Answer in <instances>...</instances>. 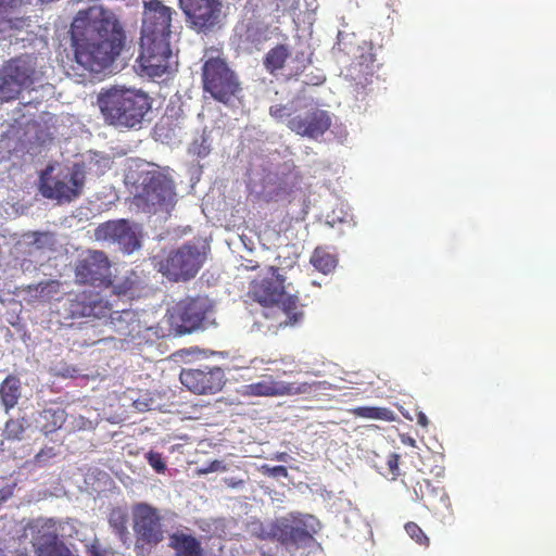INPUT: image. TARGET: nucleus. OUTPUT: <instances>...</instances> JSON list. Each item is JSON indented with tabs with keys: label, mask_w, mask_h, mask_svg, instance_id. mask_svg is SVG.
<instances>
[{
	"label": "nucleus",
	"mask_w": 556,
	"mask_h": 556,
	"mask_svg": "<svg viewBox=\"0 0 556 556\" xmlns=\"http://www.w3.org/2000/svg\"><path fill=\"white\" fill-rule=\"evenodd\" d=\"M64 311L70 318L110 317L115 330L123 336H129L138 328L134 311H113L112 304L99 292L92 290L70 293L64 303Z\"/></svg>",
	"instance_id": "obj_4"
},
{
	"label": "nucleus",
	"mask_w": 556,
	"mask_h": 556,
	"mask_svg": "<svg viewBox=\"0 0 556 556\" xmlns=\"http://www.w3.org/2000/svg\"><path fill=\"white\" fill-rule=\"evenodd\" d=\"M262 472L268 477H274V478H278V477L287 478L288 477V469L281 465L274 466V467H269L268 465H263Z\"/></svg>",
	"instance_id": "obj_40"
},
{
	"label": "nucleus",
	"mask_w": 556,
	"mask_h": 556,
	"mask_svg": "<svg viewBox=\"0 0 556 556\" xmlns=\"http://www.w3.org/2000/svg\"><path fill=\"white\" fill-rule=\"evenodd\" d=\"M131 518L137 554L150 552L164 540L162 517L157 508L148 503H137L131 507Z\"/></svg>",
	"instance_id": "obj_11"
},
{
	"label": "nucleus",
	"mask_w": 556,
	"mask_h": 556,
	"mask_svg": "<svg viewBox=\"0 0 556 556\" xmlns=\"http://www.w3.org/2000/svg\"><path fill=\"white\" fill-rule=\"evenodd\" d=\"M55 456V448L53 446H46L35 455V462L39 465H47Z\"/></svg>",
	"instance_id": "obj_39"
},
{
	"label": "nucleus",
	"mask_w": 556,
	"mask_h": 556,
	"mask_svg": "<svg viewBox=\"0 0 556 556\" xmlns=\"http://www.w3.org/2000/svg\"><path fill=\"white\" fill-rule=\"evenodd\" d=\"M402 441H403V443L409 444L412 446L415 445V440L412 438H408L407 440L403 439Z\"/></svg>",
	"instance_id": "obj_47"
},
{
	"label": "nucleus",
	"mask_w": 556,
	"mask_h": 556,
	"mask_svg": "<svg viewBox=\"0 0 556 556\" xmlns=\"http://www.w3.org/2000/svg\"><path fill=\"white\" fill-rule=\"evenodd\" d=\"M211 308L212 305L207 298H187L174 307L170 315L172 324L178 333H190L202 326Z\"/></svg>",
	"instance_id": "obj_14"
},
{
	"label": "nucleus",
	"mask_w": 556,
	"mask_h": 556,
	"mask_svg": "<svg viewBox=\"0 0 556 556\" xmlns=\"http://www.w3.org/2000/svg\"><path fill=\"white\" fill-rule=\"evenodd\" d=\"M269 114L271 117L276 119H282L283 117L288 116V109L283 104H275L269 108Z\"/></svg>",
	"instance_id": "obj_41"
},
{
	"label": "nucleus",
	"mask_w": 556,
	"mask_h": 556,
	"mask_svg": "<svg viewBox=\"0 0 556 556\" xmlns=\"http://www.w3.org/2000/svg\"><path fill=\"white\" fill-rule=\"evenodd\" d=\"M72 556H78V555L75 554V555H72Z\"/></svg>",
	"instance_id": "obj_50"
},
{
	"label": "nucleus",
	"mask_w": 556,
	"mask_h": 556,
	"mask_svg": "<svg viewBox=\"0 0 556 556\" xmlns=\"http://www.w3.org/2000/svg\"><path fill=\"white\" fill-rule=\"evenodd\" d=\"M299 71H300V67L299 65L295 67V74L298 75L299 74Z\"/></svg>",
	"instance_id": "obj_49"
},
{
	"label": "nucleus",
	"mask_w": 556,
	"mask_h": 556,
	"mask_svg": "<svg viewBox=\"0 0 556 556\" xmlns=\"http://www.w3.org/2000/svg\"><path fill=\"white\" fill-rule=\"evenodd\" d=\"M61 283L58 280H47L41 281L37 285L36 291L40 294V296L50 298L53 294L60 292Z\"/></svg>",
	"instance_id": "obj_34"
},
{
	"label": "nucleus",
	"mask_w": 556,
	"mask_h": 556,
	"mask_svg": "<svg viewBox=\"0 0 556 556\" xmlns=\"http://www.w3.org/2000/svg\"><path fill=\"white\" fill-rule=\"evenodd\" d=\"M97 103L108 125L126 129L140 128L152 108L147 92L119 86L102 88Z\"/></svg>",
	"instance_id": "obj_3"
},
{
	"label": "nucleus",
	"mask_w": 556,
	"mask_h": 556,
	"mask_svg": "<svg viewBox=\"0 0 556 556\" xmlns=\"http://www.w3.org/2000/svg\"><path fill=\"white\" fill-rule=\"evenodd\" d=\"M127 522L128 516L124 509L119 507L111 509L109 515L110 527L114 530L123 543H126L129 540Z\"/></svg>",
	"instance_id": "obj_29"
},
{
	"label": "nucleus",
	"mask_w": 556,
	"mask_h": 556,
	"mask_svg": "<svg viewBox=\"0 0 556 556\" xmlns=\"http://www.w3.org/2000/svg\"><path fill=\"white\" fill-rule=\"evenodd\" d=\"M179 380L193 394L214 395L223 390L227 378L222 367L202 364L182 368Z\"/></svg>",
	"instance_id": "obj_12"
},
{
	"label": "nucleus",
	"mask_w": 556,
	"mask_h": 556,
	"mask_svg": "<svg viewBox=\"0 0 556 556\" xmlns=\"http://www.w3.org/2000/svg\"><path fill=\"white\" fill-rule=\"evenodd\" d=\"M404 529L415 543L426 548L430 546V539L416 522H406Z\"/></svg>",
	"instance_id": "obj_33"
},
{
	"label": "nucleus",
	"mask_w": 556,
	"mask_h": 556,
	"mask_svg": "<svg viewBox=\"0 0 556 556\" xmlns=\"http://www.w3.org/2000/svg\"><path fill=\"white\" fill-rule=\"evenodd\" d=\"M22 396V382L17 376L9 375L0 383V403L8 414Z\"/></svg>",
	"instance_id": "obj_23"
},
{
	"label": "nucleus",
	"mask_w": 556,
	"mask_h": 556,
	"mask_svg": "<svg viewBox=\"0 0 556 556\" xmlns=\"http://www.w3.org/2000/svg\"><path fill=\"white\" fill-rule=\"evenodd\" d=\"M273 534L285 545H299L312 539L309 532L300 526H293L287 521H279L273 528Z\"/></svg>",
	"instance_id": "obj_22"
},
{
	"label": "nucleus",
	"mask_w": 556,
	"mask_h": 556,
	"mask_svg": "<svg viewBox=\"0 0 556 556\" xmlns=\"http://www.w3.org/2000/svg\"><path fill=\"white\" fill-rule=\"evenodd\" d=\"M206 258L204 249L187 242L168 252L159 263V270L169 280L188 281L195 277Z\"/></svg>",
	"instance_id": "obj_10"
},
{
	"label": "nucleus",
	"mask_w": 556,
	"mask_h": 556,
	"mask_svg": "<svg viewBox=\"0 0 556 556\" xmlns=\"http://www.w3.org/2000/svg\"><path fill=\"white\" fill-rule=\"evenodd\" d=\"M417 485L419 493L416 490V494L429 509H451V501L444 488L434 485L429 479L417 482Z\"/></svg>",
	"instance_id": "obj_21"
},
{
	"label": "nucleus",
	"mask_w": 556,
	"mask_h": 556,
	"mask_svg": "<svg viewBox=\"0 0 556 556\" xmlns=\"http://www.w3.org/2000/svg\"><path fill=\"white\" fill-rule=\"evenodd\" d=\"M74 274L77 283L104 288L113 286L117 295H127L134 288V281L128 278L123 283L113 285L111 262L100 250H87L75 262Z\"/></svg>",
	"instance_id": "obj_6"
},
{
	"label": "nucleus",
	"mask_w": 556,
	"mask_h": 556,
	"mask_svg": "<svg viewBox=\"0 0 556 556\" xmlns=\"http://www.w3.org/2000/svg\"><path fill=\"white\" fill-rule=\"evenodd\" d=\"M271 277L260 281H253L250 288V294L262 305L277 304L285 313L286 319L279 323V326L295 325L303 317V312L299 306L296 295L286 294L285 277L279 274V269L270 266Z\"/></svg>",
	"instance_id": "obj_5"
},
{
	"label": "nucleus",
	"mask_w": 556,
	"mask_h": 556,
	"mask_svg": "<svg viewBox=\"0 0 556 556\" xmlns=\"http://www.w3.org/2000/svg\"><path fill=\"white\" fill-rule=\"evenodd\" d=\"M189 154L197 157L203 159L211 152V139L210 134L203 129L199 136H197L189 146Z\"/></svg>",
	"instance_id": "obj_32"
},
{
	"label": "nucleus",
	"mask_w": 556,
	"mask_h": 556,
	"mask_svg": "<svg viewBox=\"0 0 556 556\" xmlns=\"http://www.w3.org/2000/svg\"><path fill=\"white\" fill-rule=\"evenodd\" d=\"M417 424L425 428L429 425V420L425 413H422V412L418 413Z\"/></svg>",
	"instance_id": "obj_44"
},
{
	"label": "nucleus",
	"mask_w": 556,
	"mask_h": 556,
	"mask_svg": "<svg viewBox=\"0 0 556 556\" xmlns=\"http://www.w3.org/2000/svg\"><path fill=\"white\" fill-rule=\"evenodd\" d=\"M14 485H5L0 489V502H4L13 494Z\"/></svg>",
	"instance_id": "obj_42"
},
{
	"label": "nucleus",
	"mask_w": 556,
	"mask_h": 556,
	"mask_svg": "<svg viewBox=\"0 0 556 556\" xmlns=\"http://www.w3.org/2000/svg\"><path fill=\"white\" fill-rule=\"evenodd\" d=\"M316 382L295 383L275 380L273 376H264L261 380L242 387L243 396H286L308 393Z\"/></svg>",
	"instance_id": "obj_17"
},
{
	"label": "nucleus",
	"mask_w": 556,
	"mask_h": 556,
	"mask_svg": "<svg viewBox=\"0 0 556 556\" xmlns=\"http://www.w3.org/2000/svg\"><path fill=\"white\" fill-rule=\"evenodd\" d=\"M28 426L26 417L10 418L4 424L3 437L9 441H21Z\"/></svg>",
	"instance_id": "obj_30"
},
{
	"label": "nucleus",
	"mask_w": 556,
	"mask_h": 556,
	"mask_svg": "<svg viewBox=\"0 0 556 556\" xmlns=\"http://www.w3.org/2000/svg\"><path fill=\"white\" fill-rule=\"evenodd\" d=\"M288 128L301 137L316 139L331 126L330 114L320 109H313L304 115H296L288 121Z\"/></svg>",
	"instance_id": "obj_18"
},
{
	"label": "nucleus",
	"mask_w": 556,
	"mask_h": 556,
	"mask_svg": "<svg viewBox=\"0 0 556 556\" xmlns=\"http://www.w3.org/2000/svg\"><path fill=\"white\" fill-rule=\"evenodd\" d=\"M71 37L76 62L92 73L109 68L126 40L119 20L100 5L77 13L71 26Z\"/></svg>",
	"instance_id": "obj_1"
},
{
	"label": "nucleus",
	"mask_w": 556,
	"mask_h": 556,
	"mask_svg": "<svg viewBox=\"0 0 556 556\" xmlns=\"http://www.w3.org/2000/svg\"><path fill=\"white\" fill-rule=\"evenodd\" d=\"M278 462H287L289 458V455L286 452L277 453L274 457Z\"/></svg>",
	"instance_id": "obj_46"
},
{
	"label": "nucleus",
	"mask_w": 556,
	"mask_h": 556,
	"mask_svg": "<svg viewBox=\"0 0 556 556\" xmlns=\"http://www.w3.org/2000/svg\"><path fill=\"white\" fill-rule=\"evenodd\" d=\"M88 556H117V554L112 548L104 547L98 540H94L88 546Z\"/></svg>",
	"instance_id": "obj_37"
},
{
	"label": "nucleus",
	"mask_w": 556,
	"mask_h": 556,
	"mask_svg": "<svg viewBox=\"0 0 556 556\" xmlns=\"http://www.w3.org/2000/svg\"><path fill=\"white\" fill-rule=\"evenodd\" d=\"M97 241L118 244L125 253H132L140 248V236L137 227L127 219L108 220L94 229Z\"/></svg>",
	"instance_id": "obj_15"
},
{
	"label": "nucleus",
	"mask_w": 556,
	"mask_h": 556,
	"mask_svg": "<svg viewBox=\"0 0 556 556\" xmlns=\"http://www.w3.org/2000/svg\"><path fill=\"white\" fill-rule=\"evenodd\" d=\"M66 420L63 408H46L39 413L37 425L46 435L59 430Z\"/></svg>",
	"instance_id": "obj_25"
},
{
	"label": "nucleus",
	"mask_w": 556,
	"mask_h": 556,
	"mask_svg": "<svg viewBox=\"0 0 556 556\" xmlns=\"http://www.w3.org/2000/svg\"><path fill=\"white\" fill-rule=\"evenodd\" d=\"M33 534V548L36 556L75 555L58 533L56 521L52 518L38 520Z\"/></svg>",
	"instance_id": "obj_16"
},
{
	"label": "nucleus",
	"mask_w": 556,
	"mask_h": 556,
	"mask_svg": "<svg viewBox=\"0 0 556 556\" xmlns=\"http://www.w3.org/2000/svg\"><path fill=\"white\" fill-rule=\"evenodd\" d=\"M24 89L17 84L7 70L0 67V102L16 100Z\"/></svg>",
	"instance_id": "obj_27"
},
{
	"label": "nucleus",
	"mask_w": 556,
	"mask_h": 556,
	"mask_svg": "<svg viewBox=\"0 0 556 556\" xmlns=\"http://www.w3.org/2000/svg\"><path fill=\"white\" fill-rule=\"evenodd\" d=\"M203 90L226 105L238 98L242 88L238 75L220 54L207 55L202 65Z\"/></svg>",
	"instance_id": "obj_7"
},
{
	"label": "nucleus",
	"mask_w": 556,
	"mask_h": 556,
	"mask_svg": "<svg viewBox=\"0 0 556 556\" xmlns=\"http://www.w3.org/2000/svg\"><path fill=\"white\" fill-rule=\"evenodd\" d=\"M169 546L177 556H202L200 542L186 533H174L169 536Z\"/></svg>",
	"instance_id": "obj_24"
},
{
	"label": "nucleus",
	"mask_w": 556,
	"mask_h": 556,
	"mask_svg": "<svg viewBox=\"0 0 556 556\" xmlns=\"http://www.w3.org/2000/svg\"><path fill=\"white\" fill-rule=\"evenodd\" d=\"M53 166L49 165L41 172L39 191L43 198L59 203H70L81 193L85 185V173L78 164L71 170H60L55 175Z\"/></svg>",
	"instance_id": "obj_9"
},
{
	"label": "nucleus",
	"mask_w": 556,
	"mask_h": 556,
	"mask_svg": "<svg viewBox=\"0 0 556 556\" xmlns=\"http://www.w3.org/2000/svg\"><path fill=\"white\" fill-rule=\"evenodd\" d=\"M233 38L244 50H260L269 39V25L260 20L250 18L236 25Z\"/></svg>",
	"instance_id": "obj_20"
},
{
	"label": "nucleus",
	"mask_w": 556,
	"mask_h": 556,
	"mask_svg": "<svg viewBox=\"0 0 556 556\" xmlns=\"http://www.w3.org/2000/svg\"><path fill=\"white\" fill-rule=\"evenodd\" d=\"M2 66L17 81L23 89L30 88L41 80L43 72L38 66V59L34 54L25 53L5 61Z\"/></svg>",
	"instance_id": "obj_19"
},
{
	"label": "nucleus",
	"mask_w": 556,
	"mask_h": 556,
	"mask_svg": "<svg viewBox=\"0 0 556 556\" xmlns=\"http://www.w3.org/2000/svg\"><path fill=\"white\" fill-rule=\"evenodd\" d=\"M176 15L162 0H143L138 63L150 77H161L170 68L172 23Z\"/></svg>",
	"instance_id": "obj_2"
},
{
	"label": "nucleus",
	"mask_w": 556,
	"mask_h": 556,
	"mask_svg": "<svg viewBox=\"0 0 556 556\" xmlns=\"http://www.w3.org/2000/svg\"><path fill=\"white\" fill-rule=\"evenodd\" d=\"M140 189L134 197V203L143 212L172 210L176 203L174 181L159 170H148L141 175Z\"/></svg>",
	"instance_id": "obj_8"
},
{
	"label": "nucleus",
	"mask_w": 556,
	"mask_h": 556,
	"mask_svg": "<svg viewBox=\"0 0 556 556\" xmlns=\"http://www.w3.org/2000/svg\"><path fill=\"white\" fill-rule=\"evenodd\" d=\"M400 455L396 453H390L387 457V471L386 476H390L392 480H395L400 476L399 468Z\"/></svg>",
	"instance_id": "obj_36"
},
{
	"label": "nucleus",
	"mask_w": 556,
	"mask_h": 556,
	"mask_svg": "<svg viewBox=\"0 0 556 556\" xmlns=\"http://www.w3.org/2000/svg\"><path fill=\"white\" fill-rule=\"evenodd\" d=\"M325 81V76L323 75H319V76H316L314 79H311L309 81H305L306 84H312V85H320Z\"/></svg>",
	"instance_id": "obj_45"
},
{
	"label": "nucleus",
	"mask_w": 556,
	"mask_h": 556,
	"mask_svg": "<svg viewBox=\"0 0 556 556\" xmlns=\"http://www.w3.org/2000/svg\"><path fill=\"white\" fill-rule=\"evenodd\" d=\"M299 58H300V54L299 52L295 54V58H294V61L299 64Z\"/></svg>",
	"instance_id": "obj_48"
},
{
	"label": "nucleus",
	"mask_w": 556,
	"mask_h": 556,
	"mask_svg": "<svg viewBox=\"0 0 556 556\" xmlns=\"http://www.w3.org/2000/svg\"><path fill=\"white\" fill-rule=\"evenodd\" d=\"M148 464L157 472L163 473L166 470V464L161 453L150 451L146 454Z\"/></svg>",
	"instance_id": "obj_35"
},
{
	"label": "nucleus",
	"mask_w": 556,
	"mask_h": 556,
	"mask_svg": "<svg viewBox=\"0 0 556 556\" xmlns=\"http://www.w3.org/2000/svg\"><path fill=\"white\" fill-rule=\"evenodd\" d=\"M225 483L229 486V488H239V486H242L243 485V480H236L235 478H226L225 479Z\"/></svg>",
	"instance_id": "obj_43"
},
{
	"label": "nucleus",
	"mask_w": 556,
	"mask_h": 556,
	"mask_svg": "<svg viewBox=\"0 0 556 556\" xmlns=\"http://www.w3.org/2000/svg\"><path fill=\"white\" fill-rule=\"evenodd\" d=\"M290 55L291 52L287 45H276L264 55L263 65L269 74L275 75L285 67Z\"/></svg>",
	"instance_id": "obj_26"
},
{
	"label": "nucleus",
	"mask_w": 556,
	"mask_h": 556,
	"mask_svg": "<svg viewBox=\"0 0 556 556\" xmlns=\"http://www.w3.org/2000/svg\"><path fill=\"white\" fill-rule=\"evenodd\" d=\"M309 262L318 271L327 275L336 268L338 261L333 254L318 247L314 250Z\"/></svg>",
	"instance_id": "obj_28"
},
{
	"label": "nucleus",
	"mask_w": 556,
	"mask_h": 556,
	"mask_svg": "<svg viewBox=\"0 0 556 556\" xmlns=\"http://www.w3.org/2000/svg\"><path fill=\"white\" fill-rule=\"evenodd\" d=\"M20 3V0H0V31H2L3 26L9 23L8 12L9 10L15 8Z\"/></svg>",
	"instance_id": "obj_38"
},
{
	"label": "nucleus",
	"mask_w": 556,
	"mask_h": 556,
	"mask_svg": "<svg viewBox=\"0 0 556 556\" xmlns=\"http://www.w3.org/2000/svg\"><path fill=\"white\" fill-rule=\"evenodd\" d=\"M351 413L354 416L361 418L379 419L387 421L394 420V413L387 407L358 406L351 409Z\"/></svg>",
	"instance_id": "obj_31"
},
{
	"label": "nucleus",
	"mask_w": 556,
	"mask_h": 556,
	"mask_svg": "<svg viewBox=\"0 0 556 556\" xmlns=\"http://www.w3.org/2000/svg\"><path fill=\"white\" fill-rule=\"evenodd\" d=\"M178 2L186 21L197 33L207 34L222 22L220 0H178Z\"/></svg>",
	"instance_id": "obj_13"
}]
</instances>
